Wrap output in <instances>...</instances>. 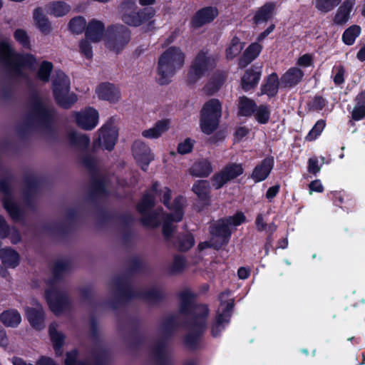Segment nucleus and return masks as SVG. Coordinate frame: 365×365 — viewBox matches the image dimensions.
<instances>
[{"mask_svg": "<svg viewBox=\"0 0 365 365\" xmlns=\"http://www.w3.org/2000/svg\"><path fill=\"white\" fill-rule=\"evenodd\" d=\"M180 299V312L184 315H192V318L185 322L190 332L182 339L184 346L190 351H196L200 348V341L207 329V321L209 308L205 304H197V295L185 289L178 294Z\"/></svg>", "mask_w": 365, "mask_h": 365, "instance_id": "f257e3e1", "label": "nucleus"}, {"mask_svg": "<svg viewBox=\"0 0 365 365\" xmlns=\"http://www.w3.org/2000/svg\"><path fill=\"white\" fill-rule=\"evenodd\" d=\"M31 109L26 122L18 128V133L24 137L28 133V128L32 125L43 128L48 131L53 130V125L56 118V110L52 106L43 102L38 93L31 97Z\"/></svg>", "mask_w": 365, "mask_h": 365, "instance_id": "f03ea898", "label": "nucleus"}, {"mask_svg": "<svg viewBox=\"0 0 365 365\" xmlns=\"http://www.w3.org/2000/svg\"><path fill=\"white\" fill-rule=\"evenodd\" d=\"M0 63L9 75L25 77L23 68H31L36 63V59L31 53L16 51L9 40H2L0 41Z\"/></svg>", "mask_w": 365, "mask_h": 365, "instance_id": "7ed1b4c3", "label": "nucleus"}, {"mask_svg": "<svg viewBox=\"0 0 365 365\" xmlns=\"http://www.w3.org/2000/svg\"><path fill=\"white\" fill-rule=\"evenodd\" d=\"M185 58V53L176 46L169 47L160 56L158 61L160 85H168L171 81L176 71L183 66Z\"/></svg>", "mask_w": 365, "mask_h": 365, "instance_id": "20e7f679", "label": "nucleus"}, {"mask_svg": "<svg viewBox=\"0 0 365 365\" xmlns=\"http://www.w3.org/2000/svg\"><path fill=\"white\" fill-rule=\"evenodd\" d=\"M222 110V103L217 98H211L203 104L200 111V128L202 133L210 135L217 130Z\"/></svg>", "mask_w": 365, "mask_h": 365, "instance_id": "39448f33", "label": "nucleus"}, {"mask_svg": "<svg viewBox=\"0 0 365 365\" xmlns=\"http://www.w3.org/2000/svg\"><path fill=\"white\" fill-rule=\"evenodd\" d=\"M222 110V103L217 98H211L203 104L200 111V128L202 133L210 135L217 130Z\"/></svg>", "mask_w": 365, "mask_h": 365, "instance_id": "423d86ee", "label": "nucleus"}, {"mask_svg": "<svg viewBox=\"0 0 365 365\" xmlns=\"http://www.w3.org/2000/svg\"><path fill=\"white\" fill-rule=\"evenodd\" d=\"M215 59L209 53V51L207 49L200 50L191 62L187 74V83L189 85L195 84L215 68Z\"/></svg>", "mask_w": 365, "mask_h": 365, "instance_id": "0eeeda50", "label": "nucleus"}, {"mask_svg": "<svg viewBox=\"0 0 365 365\" xmlns=\"http://www.w3.org/2000/svg\"><path fill=\"white\" fill-rule=\"evenodd\" d=\"M130 35V30L125 25H110L105 33V45L110 51L118 54L129 43Z\"/></svg>", "mask_w": 365, "mask_h": 365, "instance_id": "6e6552de", "label": "nucleus"}, {"mask_svg": "<svg viewBox=\"0 0 365 365\" xmlns=\"http://www.w3.org/2000/svg\"><path fill=\"white\" fill-rule=\"evenodd\" d=\"M156 205L154 195L145 192L136 205L137 212L142 215L140 222L145 227L155 228L160 225L158 213L153 208Z\"/></svg>", "mask_w": 365, "mask_h": 365, "instance_id": "1a4fd4ad", "label": "nucleus"}, {"mask_svg": "<svg viewBox=\"0 0 365 365\" xmlns=\"http://www.w3.org/2000/svg\"><path fill=\"white\" fill-rule=\"evenodd\" d=\"M12 176L8 175L0 179V192L3 194L1 202L10 217L14 221L22 220L24 211L14 200L12 189Z\"/></svg>", "mask_w": 365, "mask_h": 365, "instance_id": "9d476101", "label": "nucleus"}, {"mask_svg": "<svg viewBox=\"0 0 365 365\" xmlns=\"http://www.w3.org/2000/svg\"><path fill=\"white\" fill-rule=\"evenodd\" d=\"M70 82L64 74H58L52 82V91L54 100L58 106L64 109L70 108L77 101V97L72 93L68 95Z\"/></svg>", "mask_w": 365, "mask_h": 365, "instance_id": "9b49d317", "label": "nucleus"}, {"mask_svg": "<svg viewBox=\"0 0 365 365\" xmlns=\"http://www.w3.org/2000/svg\"><path fill=\"white\" fill-rule=\"evenodd\" d=\"M122 21L132 27H138L143 24L150 25L154 23L153 18L155 15V10L153 7L143 9H130L118 10Z\"/></svg>", "mask_w": 365, "mask_h": 365, "instance_id": "f8f14e48", "label": "nucleus"}, {"mask_svg": "<svg viewBox=\"0 0 365 365\" xmlns=\"http://www.w3.org/2000/svg\"><path fill=\"white\" fill-rule=\"evenodd\" d=\"M45 299L50 310L56 315H61L71 307V301L68 294L51 287L45 290Z\"/></svg>", "mask_w": 365, "mask_h": 365, "instance_id": "ddd939ff", "label": "nucleus"}, {"mask_svg": "<svg viewBox=\"0 0 365 365\" xmlns=\"http://www.w3.org/2000/svg\"><path fill=\"white\" fill-rule=\"evenodd\" d=\"M244 168L241 163H230L223 168L215 173L210 178L212 186L215 190L222 188L228 182H230L242 175Z\"/></svg>", "mask_w": 365, "mask_h": 365, "instance_id": "4468645a", "label": "nucleus"}, {"mask_svg": "<svg viewBox=\"0 0 365 365\" xmlns=\"http://www.w3.org/2000/svg\"><path fill=\"white\" fill-rule=\"evenodd\" d=\"M209 232L212 240H215L212 247L219 250L227 245L232 236V230L224 217L215 221L209 227Z\"/></svg>", "mask_w": 365, "mask_h": 365, "instance_id": "2eb2a0df", "label": "nucleus"}, {"mask_svg": "<svg viewBox=\"0 0 365 365\" xmlns=\"http://www.w3.org/2000/svg\"><path fill=\"white\" fill-rule=\"evenodd\" d=\"M118 131L112 123H106L99 130V136L93 142L94 150L99 148L112 151L118 140Z\"/></svg>", "mask_w": 365, "mask_h": 365, "instance_id": "dca6fc26", "label": "nucleus"}, {"mask_svg": "<svg viewBox=\"0 0 365 365\" xmlns=\"http://www.w3.org/2000/svg\"><path fill=\"white\" fill-rule=\"evenodd\" d=\"M94 359L91 364L87 361L78 359L79 352L76 349H73L66 352L65 359V365H108L109 356L106 349H101L98 352H93Z\"/></svg>", "mask_w": 365, "mask_h": 365, "instance_id": "f3484780", "label": "nucleus"}, {"mask_svg": "<svg viewBox=\"0 0 365 365\" xmlns=\"http://www.w3.org/2000/svg\"><path fill=\"white\" fill-rule=\"evenodd\" d=\"M113 282L115 286L116 292L113 299L109 301V305L113 309H118L120 306L128 302L133 298H128L123 295V291L126 289H132V284L126 276L118 275L113 279Z\"/></svg>", "mask_w": 365, "mask_h": 365, "instance_id": "a211bd4d", "label": "nucleus"}, {"mask_svg": "<svg viewBox=\"0 0 365 365\" xmlns=\"http://www.w3.org/2000/svg\"><path fill=\"white\" fill-rule=\"evenodd\" d=\"M132 153L141 170L146 171L149 164L154 159L149 146L141 140H135L132 145Z\"/></svg>", "mask_w": 365, "mask_h": 365, "instance_id": "6ab92c4d", "label": "nucleus"}, {"mask_svg": "<svg viewBox=\"0 0 365 365\" xmlns=\"http://www.w3.org/2000/svg\"><path fill=\"white\" fill-rule=\"evenodd\" d=\"M75 116L78 127L85 130H93L98 123V112L92 107H88L83 111L76 112Z\"/></svg>", "mask_w": 365, "mask_h": 365, "instance_id": "aec40b11", "label": "nucleus"}, {"mask_svg": "<svg viewBox=\"0 0 365 365\" xmlns=\"http://www.w3.org/2000/svg\"><path fill=\"white\" fill-rule=\"evenodd\" d=\"M234 307V299H230L226 303L222 312L217 314L215 321L211 327V334L213 337L219 336L225 328L224 324H228L230 322Z\"/></svg>", "mask_w": 365, "mask_h": 365, "instance_id": "412c9836", "label": "nucleus"}, {"mask_svg": "<svg viewBox=\"0 0 365 365\" xmlns=\"http://www.w3.org/2000/svg\"><path fill=\"white\" fill-rule=\"evenodd\" d=\"M219 11L215 6H205L197 10L191 19L190 24L194 29H199L212 22L218 16Z\"/></svg>", "mask_w": 365, "mask_h": 365, "instance_id": "4be33fe9", "label": "nucleus"}, {"mask_svg": "<svg viewBox=\"0 0 365 365\" xmlns=\"http://www.w3.org/2000/svg\"><path fill=\"white\" fill-rule=\"evenodd\" d=\"M123 295L128 298L143 299L147 302L154 304L162 302L165 297L162 291L155 288L145 291H135L132 287V289L124 290Z\"/></svg>", "mask_w": 365, "mask_h": 365, "instance_id": "5701e85b", "label": "nucleus"}, {"mask_svg": "<svg viewBox=\"0 0 365 365\" xmlns=\"http://www.w3.org/2000/svg\"><path fill=\"white\" fill-rule=\"evenodd\" d=\"M262 76V66L256 64L247 68L241 78V88L245 92H248L255 89L261 78Z\"/></svg>", "mask_w": 365, "mask_h": 365, "instance_id": "b1692460", "label": "nucleus"}, {"mask_svg": "<svg viewBox=\"0 0 365 365\" xmlns=\"http://www.w3.org/2000/svg\"><path fill=\"white\" fill-rule=\"evenodd\" d=\"M274 165V157H266L260 162V163L257 164L255 167L251 174V178L255 181V182H260L265 180L271 173Z\"/></svg>", "mask_w": 365, "mask_h": 365, "instance_id": "393cba45", "label": "nucleus"}, {"mask_svg": "<svg viewBox=\"0 0 365 365\" xmlns=\"http://www.w3.org/2000/svg\"><path fill=\"white\" fill-rule=\"evenodd\" d=\"M107 194L108 190L104 178L98 177L97 174L92 175L91 176L88 199L92 202H96L98 198Z\"/></svg>", "mask_w": 365, "mask_h": 365, "instance_id": "a878e982", "label": "nucleus"}, {"mask_svg": "<svg viewBox=\"0 0 365 365\" xmlns=\"http://www.w3.org/2000/svg\"><path fill=\"white\" fill-rule=\"evenodd\" d=\"M304 71L298 67L289 68L280 78L283 88H292L297 86L303 79Z\"/></svg>", "mask_w": 365, "mask_h": 365, "instance_id": "bb28decb", "label": "nucleus"}, {"mask_svg": "<svg viewBox=\"0 0 365 365\" xmlns=\"http://www.w3.org/2000/svg\"><path fill=\"white\" fill-rule=\"evenodd\" d=\"M104 24L98 20L92 19L88 22L85 31V36L87 39L93 43L100 42L103 37H105Z\"/></svg>", "mask_w": 365, "mask_h": 365, "instance_id": "cd10ccee", "label": "nucleus"}, {"mask_svg": "<svg viewBox=\"0 0 365 365\" xmlns=\"http://www.w3.org/2000/svg\"><path fill=\"white\" fill-rule=\"evenodd\" d=\"M226 79L227 75L224 71H215L204 86L203 91L207 96H213L220 91Z\"/></svg>", "mask_w": 365, "mask_h": 365, "instance_id": "c85d7f7f", "label": "nucleus"}, {"mask_svg": "<svg viewBox=\"0 0 365 365\" xmlns=\"http://www.w3.org/2000/svg\"><path fill=\"white\" fill-rule=\"evenodd\" d=\"M192 191L197 196L199 201L204 206L210 205L211 187L208 180H196L192 185Z\"/></svg>", "mask_w": 365, "mask_h": 365, "instance_id": "c756f323", "label": "nucleus"}, {"mask_svg": "<svg viewBox=\"0 0 365 365\" xmlns=\"http://www.w3.org/2000/svg\"><path fill=\"white\" fill-rule=\"evenodd\" d=\"M26 316L34 329L41 330L44 328L45 313L40 304L37 307H27Z\"/></svg>", "mask_w": 365, "mask_h": 365, "instance_id": "7c9ffc66", "label": "nucleus"}, {"mask_svg": "<svg viewBox=\"0 0 365 365\" xmlns=\"http://www.w3.org/2000/svg\"><path fill=\"white\" fill-rule=\"evenodd\" d=\"M279 80L277 73L268 75L264 82L261 85L260 93L258 96L267 95L269 98L275 97L279 91Z\"/></svg>", "mask_w": 365, "mask_h": 365, "instance_id": "2f4dec72", "label": "nucleus"}, {"mask_svg": "<svg viewBox=\"0 0 365 365\" xmlns=\"http://www.w3.org/2000/svg\"><path fill=\"white\" fill-rule=\"evenodd\" d=\"M96 92L100 99L110 103L117 102L120 97L119 90L113 83L108 82L101 83L98 86Z\"/></svg>", "mask_w": 365, "mask_h": 365, "instance_id": "473e14b6", "label": "nucleus"}, {"mask_svg": "<svg viewBox=\"0 0 365 365\" xmlns=\"http://www.w3.org/2000/svg\"><path fill=\"white\" fill-rule=\"evenodd\" d=\"M0 260L5 267L15 269L20 264L19 253L10 247L0 249Z\"/></svg>", "mask_w": 365, "mask_h": 365, "instance_id": "72a5a7b5", "label": "nucleus"}, {"mask_svg": "<svg viewBox=\"0 0 365 365\" xmlns=\"http://www.w3.org/2000/svg\"><path fill=\"white\" fill-rule=\"evenodd\" d=\"M262 50V46L258 42L252 43L245 50L242 56L240 58L238 61V66L240 68H243L251 63L260 54Z\"/></svg>", "mask_w": 365, "mask_h": 365, "instance_id": "f704fd0d", "label": "nucleus"}, {"mask_svg": "<svg viewBox=\"0 0 365 365\" xmlns=\"http://www.w3.org/2000/svg\"><path fill=\"white\" fill-rule=\"evenodd\" d=\"M275 7L274 2H266L256 11L252 18V23L258 25L270 20L274 15Z\"/></svg>", "mask_w": 365, "mask_h": 365, "instance_id": "c9c22d12", "label": "nucleus"}, {"mask_svg": "<svg viewBox=\"0 0 365 365\" xmlns=\"http://www.w3.org/2000/svg\"><path fill=\"white\" fill-rule=\"evenodd\" d=\"M212 171V163L208 159L196 161L190 169V175L198 178H207Z\"/></svg>", "mask_w": 365, "mask_h": 365, "instance_id": "e433bc0d", "label": "nucleus"}, {"mask_svg": "<svg viewBox=\"0 0 365 365\" xmlns=\"http://www.w3.org/2000/svg\"><path fill=\"white\" fill-rule=\"evenodd\" d=\"M353 6L354 4L350 0H345L338 8L333 18L334 23L336 25H343L346 24L350 18Z\"/></svg>", "mask_w": 365, "mask_h": 365, "instance_id": "4c0bfd02", "label": "nucleus"}, {"mask_svg": "<svg viewBox=\"0 0 365 365\" xmlns=\"http://www.w3.org/2000/svg\"><path fill=\"white\" fill-rule=\"evenodd\" d=\"M48 334L56 354L57 356L61 355L62 348L65 342V335L61 331H58L56 324L53 323L48 327Z\"/></svg>", "mask_w": 365, "mask_h": 365, "instance_id": "58836bf2", "label": "nucleus"}, {"mask_svg": "<svg viewBox=\"0 0 365 365\" xmlns=\"http://www.w3.org/2000/svg\"><path fill=\"white\" fill-rule=\"evenodd\" d=\"M0 322L7 327L16 328L21 323V317L16 309H9L0 314Z\"/></svg>", "mask_w": 365, "mask_h": 365, "instance_id": "ea45409f", "label": "nucleus"}, {"mask_svg": "<svg viewBox=\"0 0 365 365\" xmlns=\"http://www.w3.org/2000/svg\"><path fill=\"white\" fill-rule=\"evenodd\" d=\"M256 102L245 96L239 98L238 115L251 117L257 110Z\"/></svg>", "mask_w": 365, "mask_h": 365, "instance_id": "a19ab883", "label": "nucleus"}, {"mask_svg": "<svg viewBox=\"0 0 365 365\" xmlns=\"http://www.w3.org/2000/svg\"><path fill=\"white\" fill-rule=\"evenodd\" d=\"M179 326L178 317L174 314L166 317L162 322L160 328L163 334L162 337L170 339Z\"/></svg>", "mask_w": 365, "mask_h": 365, "instance_id": "79ce46f5", "label": "nucleus"}, {"mask_svg": "<svg viewBox=\"0 0 365 365\" xmlns=\"http://www.w3.org/2000/svg\"><path fill=\"white\" fill-rule=\"evenodd\" d=\"M195 237L192 233H180L173 242V247L180 252H187L195 245Z\"/></svg>", "mask_w": 365, "mask_h": 365, "instance_id": "37998d69", "label": "nucleus"}, {"mask_svg": "<svg viewBox=\"0 0 365 365\" xmlns=\"http://www.w3.org/2000/svg\"><path fill=\"white\" fill-rule=\"evenodd\" d=\"M71 146L79 148L81 150H88L91 140L86 134H79L76 131H71L67 135Z\"/></svg>", "mask_w": 365, "mask_h": 365, "instance_id": "c03bdc74", "label": "nucleus"}, {"mask_svg": "<svg viewBox=\"0 0 365 365\" xmlns=\"http://www.w3.org/2000/svg\"><path fill=\"white\" fill-rule=\"evenodd\" d=\"M46 11L55 17L66 16L71 10L69 4L63 1H53L49 2L46 6Z\"/></svg>", "mask_w": 365, "mask_h": 365, "instance_id": "a18cd8bd", "label": "nucleus"}, {"mask_svg": "<svg viewBox=\"0 0 365 365\" xmlns=\"http://www.w3.org/2000/svg\"><path fill=\"white\" fill-rule=\"evenodd\" d=\"M169 128L168 120H160L155 123V125L142 132V135L145 138L154 139L159 138Z\"/></svg>", "mask_w": 365, "mask_h": 365, "instance_id": "49530a36", "label": "nucleus"}, {"mask_svg": "<svg viewBox=\"0 0 365 365\" xmlns=\"http://www.w3.org/2000/svg\"><path fill=\"white\" fill-rule=\"evenodd\" d=\"M33 17L36 26L41 33L46 35L50 34L51 31V26L48 19L44 15L42 8H36L34 10Z\"/></svg>", "mask_w": 365, "mask_h": 365, "instance_id": "de8ad7c7", "label": "nucleus"}, {"mask_svg": "<svg viewBox=\"0 0 365 365\" xmlns=\"http://www.w3.org/2000/svg\"><path fill=\"white\" fill-rule=\"evenodd\" d=\"M170 210H173V212L167 214L169 217L176 218L175 222H180L184 216V197L178 195L173 200V203L170 202Z\"/></svg>", "mask_w": 365, "mask_h": 365, "instance_id": "09e8293b", "label": "nucleus"}, {"mask_svg": "<svg viewBox=\"0 0 365 365\" xmlns=\"http://www.w3.org/2000/svg\"><path fill=\"white\" fill-rule=\"evenodd\" d=\"M69 263L63 260H57L52 269V278L48 280V283L50 285H53L56 282L63 279V274L69 269Z\"/></svg>", "mask_w": 365, "mask_h": 365, "instance_id": "8fccbe9b", "label": "nucleus"}, {"mask_svg": "<svg viewBox=\"0 0 365 365\" xmlns=\"http://www.w3.org/2000/svg\"><path fill=\"white\" fill-rule=\"evenodd\" d=\"M361 29L359 25H352L346 29L342 34L341 40L345 45L352 46L356 38L359 36Z\"/></svg>", "mask_w": 365, "mask_h": 365, "instance_id": "3c124183", "label": "nucleus"}, {"mask_svg": "<svg viewBox=\"0 0 365 365\" xmlns=\"http://www.w3.org/2000/svg\"><path fill=\"white\" fill-rule=\"evenodd\" d=\"M253 115L258 123L262 125L268 123L271 116L269 106L267 104L257 106V110Z\"/></svg>", "mask_w": 365, "mask_h": 365, "instance_id": "603ef678", "label": "nucleus"}, {"mask_svg": "<svg viewBox=\"0 0 365 365\" xmlns=\"http://www.w3.org/2000/svg\"><path fill=\"white\" fill-rule=\"evenodd\" d=\"M186 267V259L184 256L175 255L172 264L168 267L170 274H178L182 273Z\"/></svg>", "mask_w": 365, "mask_h": 365, "instance_id": "864d4df0", "label": "nucleus"}, {"mask_svg": "<svg viewBox=\"0 0 365 365\" xmlns=\"http://www.w3.org/2000/svg\"><path fill=\"white\" fill-rule=\"evenodd\" d=\"M71 224L68 223H57L55 225H46L44 230L53 234H58L60 235H67L71 232Z\"/></svg>", "mask_w": 365, "mask_h": 365, "instance_id": "5fc2aeb1", "label": "nucleus"}, {"mask_svg": "<svg viewBox=\"0 0 365 365\" xmlns=\"http://www.w3.org/2000/svg\"><path fill=\"white\" fill-rule=\"evenodd\" d=\"M175 220L176 218L169 217L167 215L164 218L162 225V234L165 242H170L173 237L176 228L175 226L173 225V222H175Z\"/></svg>", "mask_w": 365, "mask_h": 365, "instance_id": "6e6d98bb", "label": "nucleus"}, {"mask_svg": "<svg viewBox=\"0 0 365 365\" xmlns=\"http://www.w3.org/2000/svg\"><path fill=\"white\" fill-rule=\"evenodd\" d=\"M14 38L24 48L27 50L31 49L30 36L26 30L23 29H16L14 32Z\"/></svg>", "mask_w": 365, "mask_h": 365, "instance_id": "4d7b16f0", "label": "nucleus"}, {"mask_svg": "<svg viewBox=\"0 0 365 365\" xmlns=\"http://www.w3.org/2000/svg\"><path fill=\"white\" fill-rule=\"evenodd\" d=\"M86 21L84 17L78 16L72 18L68 23L70 31L76 34H82L86 29Z\"/></svg>", "mask_w": 365, "mask_h": 365, "instance_id": "13d9d810", "label": "nucleus"}, {"mask_svg": "<svg viewBox=\"0 0 365 365\" xmlns=\"http://www.w3.org/2000/svg\"><path fill=\"white\" fill-rule=\"evenodd\" d=\"M341 0H315V8L323 13H328L339 5Z\"/></svg>", "mask_w": 365, "mask_h": 365, "instance_id": "bf43d9fd", "label": "nucleus"}, {"mask_svg": "<svg viewBox=\"0 0 365 365\" xmlns=\"http://www.w3.org/2000/svg\"><path fill=\"white\" fill-rule=\"evenodd\" d=\"M326 125L324 120L320 119L316 122L312 128L309 130L304 139L306 141L311 142L315 140L322 133Z\"/></svg>", "mask_w": 365, "mask_h": 365, "instance_id": "052dcab7", "label": "nucleus"}, {"mask_svg": "<svg viewBox=\"0 0 365 365\" xmlns=\"http://www.w3.org/2000/svg\"><path fill=\"white\" fill-rule=\"evenodd\" d=\"M53 66L51 62L43 61L37 72V77L43 82H48L50 78Z\"/></svg>", "mask_w": 365, "mask_h": 365, "instance_id": "680f3d73", "label": "nucleus"}, {"mask_svg": "<svg viewBox=\"0 0 365 365\" xmlns=\"http://www.w3.org/2000/svg\"><path fill=\"white\" fill-rule=\"evenodd\" d=\"M242 49V47L240 45V38L237 36H234L231 40L229 47L226 49L227 58H234L241 52Z\"/></svg>", "mask_w": 365, "mask_h": 365, "instance_id": "e2e57ef3", "label": "nucleus"}, {"mask_svg": "<svg viewBox=\"0 0 365 365\" xmlns=\"http://www.w3.org/2000/svg\"><path fill=\"white\" fill-rule=\"evenodd\" d=\"M327 101L322 96H315L312 101L307 103V107L310 111H320L327 104Z\"/></svg>", "mask_w": 365, "mask_h": 365, "instance_id": "0e129e2a", "label": "nucleus"}, {"mask_svg": "<svg viewBox=\"0 0 365 365\" xmlns=\"http://www.w3.org/2000/svg\"><path fill=\"white\" fill-rule=\"evenodd\" d=\"M333 81L336 86H340L344 83L345 68L341 64H336L332 68Z\"/></svg>", "mask_w": 365, "mask_h": 365, "instance_id": "69168bd1", "label": "nucleus"}, {"mask_svg": "<svg viewBox=\"0 0 365 365\" xmlns=\"http://www.w3.org/2000/svg\"><path fill=\"white\" fill-rule=\"evenodd\" d=\"M83 166L92 175H96L98 173L97 163L94 157L89 154L85 155L82 158Z\"/></svg>", "mask_w": 365, "mask_h": 365, "instance_id": "338daca9", "label": "nucleus"}, {"mask_svg": "<svg viewBox=\"0 0 365 365\" xmlns=\"http://www.w3.org/2000/svg\"><path fill=\"white\" fill-rule=\"evenodd\" d=\"M195 141L190 138H185L180 142L177 147V151L180 155H186L190 153L194 148Z\"/></svg>", "mask_w": 365, "mask_h": 365, "instance_id": "774afa93", "label": "nucleus"}]
</instances>
